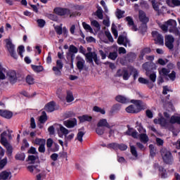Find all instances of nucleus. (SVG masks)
I'll use <instances>...</instances> for the list:
<instances>
[{
  "instance_id": "f257e3e1",
  "label": "nucleus",
  "mask_w": 180,
  "mask_h": 180,
  "mask_svg": "<svg viewBox=\"0 0 180 180\" xmlns=\"http://www.w3.org/2000/svg\"><path fill=\"white\" fill-rule=\"evenodd\" d=\"M153 122L155 124H160L162 127H168L169 123L172 124H175V123L180 124V117L172 115L169 121L165 120L161 114H159V118H155Z\"/></svg>"
},
{
  "instance_id": "f03ea898",
  "label": "nucleus",
  "mask_w": 180,
  "mask_h": 180,
  "mask_svg": "<svg viewBox=\"0 0 180 180\" xmlns=\"http://www.w3.org/2000/svg\"><path fill=\"white\" fill-rule=\"evenodd\" d=\"M160 28L163 32H169V33H174L176 36H179L180 37V32L176 28V21L174 20H169L163 25H160Z\"/></svg>"
},
{
  "instance_id": "7ed1b4c3",
  "label": "nucleus",
  "mask_w": 180,
  "mask_h": 180,
  "mask_svg": "<svg viewBox=\"0 0 180 180\" xmlns=\"http://www.w3.org/2000/svg\"><path fill=\"white\" fill-rule=\"evenodd\" d=\"M58 134L59 137L63 138L65 136V141H71L72 139H74L75 134L71 133L70 134V131L67 129V128L64 127L63 125H59V130L58 131Z\"/></svg>"
},
{
  "instance_id": "20e7f679",
  "label": "nucleus",
  "mask_w": 180,
  "mask_h": 180,
  "mask_svg": "<svg viewBox=\"0 0 180 180\" xmlns=\"http://www.w3.org/2000/svg\"><path fill=\"white\" fill-rule=\"evenodd\" d=\"M162 158L166 164H172L174 162V158L172 154L167 148H163L160 150Z\"/></svg>"
},
{
  "instance_id": "39448f33",
  "label": "nucleus",
  "mask_w": 180,
  "mask_h": 180,
  "mask_svg": "<svg viewBox=\"0 0 180 180\" xmlns=\"http://www.w3.org/2000/svg\"><path fill=\"white\" fill-rule=\"evenodd\" d=\"M85 57L87 60V63H93L94 61L97 65L101 64L100 60L98 58V55L95 52H90L85 55Z\"/></svg>"
},
{
  "instance_id": "423d86ee",
  "label": "nucleus",
  "mask_w": 180,
  "mask_h": 180,
  "mask_svg": "<svg viewBox=\"0 0 180 180\" xmlns=\"http://www.w3.org/2000/svg\"><path fill=\"white\" fill-rule=\"evenodd\" d=\"M152 36L156 44H159L160 46H164V37H162L161 34L158 33V32L157 31H153Z\"/></svg>"
},
{
  "instance_id": "0eeeda50",
  "label": "nucleus",
  "mask_w": 180,
  "mask_h": 180,
  "mask_svg": "<svg viewBox=\"0 0 180 180\" xmlns=\"http://www.w3.org/2000/svg\"><path fill=\"white\" fill-rule=\"evenodd\" d=\"M6 47L11 57H13V58H15V59L18 58V55H16V52H15V45L12 44V41L10 39H6Z\"/></svg>"
},
{
  "instance_id": "6e6552de",
  "label": "nucleus",
  "mask_w": 180,
  "mask_h": 180,
  "mask_svg": "<svg viewBox=\"0 0 180 180\" xmlns=\"http://www.w3.org/2000/svg\"><path fill=\"white\" fill-rule=\"evenodd\" d=\"M54 13L59 16H65L70 15V10L68 8H63L61 7H56L53 9Z\"/></svg>"
},
{
  "instance_id": "1a4fd4ad",
  "label": "nucleus",
  "mask_w": 180,
  "mask_h": 180,
  "mask_svg": "<svg viewBox=\"0 0 180 180\" xmlns=\"http://www.w3.org/2000/svg\"><path fill=\"white\" fill-rule=\"evenodd\" d=\"M165 46L169 49V50H172L174 49V41H175V39L172 35H166L165 37Z\"/></svg>"
},
{
  "instance_id": "9d476101",
  "label": "nucleus",
  "mask_w": 180,
  "mask_h": 180,
  "mask_svg": "<svg viewBox=\"0 0 180 180\" xmlns=\"http://www.w3.org/2000/svg\"><path fill=\"white\" fill-rule=\"evenodd\" d=\"M131 103L134 104L136 113L143 110V102L139 100H131Z\"/></svg>"
},
{
  "instance_id": "9b49d317",
  "label": "nucleus",
  "mask_w": 180,
  "mask_h": 180,
  "mask_svg": "<svg viewBox=\"0 0 180 180\" xmlns=\"http://www.w3.org/2000/svg\"><path fill=\"white\" fill-rule=\"evenodd\" d=\"M97 126L100 127H107V129H112L115 126V123L109 124L106 119H101L98 121Z\"/></svg>"
},
{
  "instance_id": "f8f14e48",
  "label": "nucleus",
  "mask_w": 180,
  "mask_h": 180,
  "mask_svg": "<svg viewBox=\"0 0 180 180\" xmlns=\"http://www.w3.org/2000/svg\"><path fill=\"white\" fill-rule=\"evenodd\" d=\"M117 43L118 44H123L124 47H130V41L127 37L123 36V35H120L117 39Z\"/></svg>"
},
{
  "instance_id": "ddd939ff",
  "label": "nucleus",
  "mask_w": 180,
  "mask_h": 180,
  "mask_svg": "<svg viewBox=\"0 0 180 180\" xmlns=\"http://www.w3.org/2000/svg\"><path fill=\"white\" fill-rule=\"evenodd\" d=\"M77 119L73 118L72 120L64 121L63 124L65 127H68V129H72V127H75V126H77Z\"/></svg>"
},
{
  "instance_id": "4468645a",
  "label": "nucleus",
  "mask_w": 180,
  "mask_h": 180,
  "mask_svg": "<svg viewBox=\"0 0 180 180\" xmlns=\"http://www.w3.org/2000/svg\"><path fill=\"white\" fill-rule=\"evenodd\" d=\"M12 178V172L11 171L5 170L0 173V179L9 180Z\"/></svg>"
},
{
  "instance_id": "2eb2a0df",
  "label": "nucleus",
  "mask_w": 180,
  "mask_h": 180,
  "mask_svg": "<svg viewBox=\"0 0 180 180\" xmlns=\"http://www.w3.org/2000/svg\"><path fill=\"white\" fill-rule=\"evenodd\" d=\"M0 116L5 119H11L12 116H13V113L11 111L0 110Z\"/></svg>"
},
{
  "instance_id": "dca6fc26",
  "label": "nucleus",
  "mask_w": 180,
  "mask_h": 180,
  "mask_svg": "<svg viewBox=\"0 0 180 180\" xmlns=\"http://www.w3.org/2000/svg\"><path fill=\"white\" fill-rule=\"evenodd\" d=\"M55 107L56 103L51 101L45 105V110H46V112H54V110H56Z\"/></svg>"
},
{
  "instance_id": "f3484780",
  "label": "nucleus",
  "mask_w": 180,
  "mask_h": 180,
  "mask_svg": "<svg viewBox=\"0 0 180 180\" xmlns=\"http://www.w3.org/2000/svg\"><path fill=\"white\" fill-rule=\"evenodd\" d=\"M8 77L9 79V81L11 82V84H15L16 82V72L15 71H11L8 73Z\"/></svg>"
},
{
  "instance_id": "a211bd4d",
  "label": "nucleus",
  "mask_w": 180,
  "mask_h": 180,
  "mask_svg": "<svg viewBox=\"0 0 180 180\" xmlns=\"http://www.w3.org/2000/svg\"><path fill=\"white\" fill-rule=\"evenodd\" d=\"M127 22H128L129 26L131 27V30H134V32H136L137 30V27L134 25V22L133 21V18L130 16H128L125 18Z\"/></svg>"
},
{
  "instance_id": "6ab92c4d",
  "label": "nucleus",
  "mask_w": 180,
  "mask_h": 180,
  "mask_svg": "<svg viewBox=\"0 0 180 180\" xmlns=\"http://www.w3.org/2000/svg\"><path fill=\"white\" fill-rule=\"evenodd\" d=\"M139 20H141L142 23L148 22V18L146 16V13L143 11H139Z\"/></svg>"
},
{
  "instance_id": "aec40b11",
  "label": "nucleus",
  "mask_w": 180,
  "mask_h": 180,
  "mask_svg": "<svg viewBox=\"0 0 180 180\" xmlns=\"http://www.w3.org/2000/svg\"><path fill=\"white\" fill-rule=\"evenodd\" d=\"M166 3L169 6H171L172 8H174V6H180L179 0H167Z\"/></svg>"
},
{
  "instance_id": "412c9836",
  "label": "nucleus",
  "mask_w": 180,
  "mask_h": 180,
  "mask_svg": "<svg viewBox=\"0 0 180 180\" xmlns=\"http://www.w3.org/2000/svg\"><path fill=\"white\" fill-rule=\"evenodd\" d=\"M127 136H131L134 139H137V131L133 128H129L128 130L125 132Z\"/></svg>"
},
{
  "instance_id": "4be33fe9",
  "label": "nucleus",
  "mask_w": 180,
  "mask_h": 180,
  "mask_svg": "<svg viewBox=\"0 0 180 180\" xmlns=\"http://www.w3.org/2000/svg\"><path fill=\"white\" fill-rule=\"evenodd\" d=\"M115 99L117 102H120V103H129V102H130L129 98L123 96H117Z\"/></svg>"
},
{
  "instance_id": "5701e85b",
  "label": "nucleus",
  "mask_w": 180,
  "mask_h": 180,
  "mask_svg": "<svg viewBox=\"0 0 180 180\" xmlns=\"http://www.w3.org/2000/svg\"><path fill=\"white\" fill-rule=\"evenodd\" d=\"M138 139L140 140V141H141V143H143V144L148 143V136H147L146 134H139Z\"/></svg>"
},
{
  "instance_id": "b1692460",
  "label": "nucleus",
  "mask_w": 180,
  "mask_h": 180,
  "mask_svg": "<svg viewBox=\"0 0 180 180\" xmlns=\"http://www.w3.org/2000/svg\"><path fill=\"white\" fill-rule=\"evenodd\" d=\"M78 118L81 123H84L85 122H91L92 120V117L86 115L78 117Z\"/></svg>"
},
{
  "instance_id": "393cba45",
  "label": "nucleus",
  "mask_w": 180,
  "mask_h": 180,
  "mask_svg": "<svg viewBox=\"0 0 180 180\" xmlns=\"http://www.w3.org/2000/svg\"><path fill=\"white\" fill-rule=\"evenodd\" d=\"M85 65V60L82 58L77 57V67L78 70H82Z\"/></svg>"
},
{
  "instance_id": "a878e982",
  "label": "nucleus",
  "mask_w": 180,
  "mask_h": 180,
  "mask_svg": "<svg viewBox=\"0 0 180 180\" xmlns=\"http://www.w3.org/2000/svg\"><path fill=\"white\" fill-rule=\"evenodd\" d=\"M152 6L155 12H158L160 14V3L157 2L155 0L151 1Z\"/></svg>"
},
{
  "instance_id": "bb28decb",
  "label": "nucleus",
  "mask_w": 180,
  "mask_h": 180,
  "mask_svg": "<svg viewBox=\"0 0 180 180\" xmlns=\"http://www.w3.org/2000/svg\"><path fill=\"white\" fill-rule=\"evenodd\" d=\"M15 160L18 161H25V158H26V155L24 153L19 152L15 156Z\"/></svg>"
},
{
  "instance_id": "cd10ccee",
  "label": "nucleus",
  "mask_w": 180,
  "mask_h": 180,
  "mask_svg": "<svg viewBox=\"0 0 180 180\" xmlns=\"http://www.w3.org/2000/svg\"><path fill=\"white\" fill-rule=\"evenodd\" d=\"M34 144L37 146H46V139L37 138L34 141Z\"/></svg>"
},
{
  "instance_id": "c85d7f7f",
  "label": "nucleus",
  "mask_w": 180,
  "mask_h": 180,
  "mask_svg": "<svg viewBox=\"0 0 180 180\" xmlns=\"http://www.w3.org/2000/svg\"><path fill=\"white\" fill-rule=\"evenodd\" d=\"M159 74L161 77H167L169 74V70L163 68L162 69H158Z\"/></svg>"
},
{
  "instance_id": "c756f323",
  "label": "nucleus",
  "mask_w": 180,
  "mask_h": 180,
  "mask_svg": "<svg viewBox=\"0 0 180 180\" xmlns=\"http://www.w3.org/2000/svg\"><path fill=\"white\" fill-rule=\"evenodd\" d=\"M27 169L28 171H30V172H34V174H37V172H40V168L34 165L28 166Z\"/></svg>"
},
{
  "instance_id": "7c9ffc66",
  "label": "nucleus",
  "mask_w": 180,
  "mask_h": 180,
  "mask_svg": "<svg viewBox=\"0 0 180 180\" xmlns=\"http://www.w3.org/2000/svg\"><path fill=\"white\" fill-rule=\"evenodd\" d=\"M84 136H85V132H84L82 131H79L77 134V137H76L75 140H77L80 143H82V141H84L82 139L84 137Z\"/></svg>"
},
{
  "instance_id": "2f4dec72",
  "label": "nucleus",
  "mask_w": 180,
  "mask_h": 180,
  "mask_svg": "<svg viewBox=\"0 0 180 180\" xmlns=\"http://www.w3.org/2000/svg\"><path fill=\"white\" fill-rule=\"evenodd\" d=\"M96 16L98 18V19H103V10H102L101 7H98L97 11H96Z\"/></svg>"
},
{
  "instance_id": "473e14b6",
  "label": "nucleus",
  "mask_w": 180,
  "mask_h": 180,
  "mask_svg": "<svg viewBox=\"0 0 180 180\" xmlns=\"http://www.w3.org/2000/svg\"><path fill=\"white\" fill-rule=\"evenodd\" d=\"M32 68L34 71H35V72H41V71L44 70V68L41 65H32Z\"/></svg>"
},
{
  "instance_id": "72a5a7b5",
  "label": "nucleus",
  "mask_w": 180,
  "mask_h": 180,
  "mask_svg": "<svg viewBox=\"0 0 180 180\" xmlns=\"http://www.w3.org/2000/svg\"><path fill=\"white\" fill-rule=\"evenodd\" d=\"M40 123H46L47 122V114L46 112H42V115L39 117Z\"/></svg>"
},
{
  "instance_id": "f704fd0d",
  "label": "nucleus",
  "mask_w": 180,
  "mask_h": 180,
  "mask_svg": "<svg viewBox=\"0 0 180 180\" xmlns=\"http://www.w3.org/2000/svg\"><path fill=\"white\" fill-rule=\"evenodd\" d=\"M105 147H107V148H110L112 150H119V144L116 143H109L107 146H105Z\"/></svg>"
},
{
  "instance_id": "c9c22d12",
  "label": "nucleus",
  "mask_w": 180,
  "mask_h": 180,
  "mask_svg": "<svg viewBox=\"0 0 180 180\" xmlns=\"http://www.w3.org/2000/svg\"><path fill=\"white\" fill-rule=\"evenodd\" d=\"M66 101L68 103L74 101V96L72 95V93L71 91L67 92Z\"/></svg>"
},
{
  "instance_id": "e433bc0d",
  "label": "nucleus",
  "mask_w": 180,
  "mask_h": 180,
  "mask_svg": "<svg viewBox=\"0 0 180 180\" xmlns=\"http://www.w3.org/2000/svg\"><path fill=\"white\" fill-rule=\"evenodd\" d=\"M36 160H39V156H37V155L28 156V161L30 164H34Z\"/></svg>"
},
{
  "instance_id": "4c0bfd02",
  "label": "nucleus",
  "mask_w": 180,
  "mask_h": 180,
  "mask_svg": "<svg viewBox=\"0 0 180 180\" xmlns=\"http://www.w3.org/2000/svg\"><path fill=\"white\" fill-rule=\"evenodd\" d=\"M26 82L29 84V85H33L34 84V78L32 75H27L26 77Z\"/></svg>"
},
{
  "instance_id": "58836bf2",
  "label": "nucleus",
  "mask_w": 180,
  "mask_h": 180,
  "mask_svg": "<svg viewBox=\"0 0 180 180\" xmlns=\"http://www.w3.org/2000/svg\"><path fill=\"white\" fill-rule=\"evenodd\" d=\"M82 26L85 30L89 32L90 33H94V30L91 27V25L86 24V22H82Z\"/></svg>"
},
{
  "instance_id": "ea45409f",
  "label": "nucleus",
  "mask_w": 180,
  "mask_h": 180,
  "mask_svg": "<svg viewBox=\"0 0 180 180\" xmlns=\"http://www.w3.org/2000/svg\"><path fill=\"white\" fill-rule=\"evenodd\" d=\"M91 26H94L97 30H101V25L96 20H92L91 21Z\"/></svg>"
},
{
  "instance_id": "a19ab883",
  "label": "nucleus",
  "mask_w": 180,
  "mask_h": 180,
  "mask_svg": "<svg viewBox=\"0 0 180 180\" xmlns=\"http://www.w3.org/2000/svg\"><path fill=\"white\" fill-rule=\"evenodd\" d=\"M6 136H7L6 131H4L1 134V144H4V143L8 142V140H6Z\"/></svg>"
},
{
  "instance_id": "79ce46f5",
  "label": "nucleus",
  "mask_w": 180,
  "mask_h": 180,
  "mask_svg": "<svg viewBox=\"0 0 180 180\" xmlns=\"http://www.w3.org/2000/svg\"><path fill=\"white\" fill-rule=\"evenodd\" d=\"M96 133H97L98 136H102V134L105 133V128L97 126V128L96 129Z\"/></svg>"
},
{
  "instance_id": "37998d69",
  "label": "nucleus",
  "mask_w": 180,
  "mask_h": 180,
  "mask_svg": "<svg viewBox=\"0 0 180 180\" xmlns=\"http://www.w3.org/2000/svg\"><path fill=\"white\" fill-rule=\"evenodd\" d=\"M115 15H116L117 19H122V18H123V16L124 15V11L117 9L115 13Z\"/></svg>"
},
{
  "instance_id": "c03bdc74",
  "label": "nucleus",
  "mask_w": 180,
  "mask_h": 180,
  "mask_svg": "<svg viewBox=\"0 0 180 180\" xmlns=\"http://www.w3.org/2000/svg\"><path fill=\"white\" fill-rule=\"evenodd\" d=\"M127 113H136L134 105H131L126 108Z\"/></svg>"
},
{
  "instance_id": "a18cd8bd",
  "label": "nucleus",
  "mask_w": 180,
  "mask_h": 180,
  "mask_svg": "<svg viewBox=\"0 0 180 180\" xmlns=\"http://www.w3.org/2000/svg\"><path fill=\"white\" fill-rule=\"evenodd\" d=\"M69 51L73 54H77V53H78V49L74 45H70L69 47Z\"/></svg>"
},
{
  "instance_id": "49530a36",
  "label": "nucleus",
  "mask_w": 180,
  "mask_h": 180,
  "mask_svg": "<svg viewBox=\"0 0 180 180\" xmlns=\"http://www.w3.org/2000/svg\"><path fill=\"white\" fill-rule=\"evenodd\" d=\"M130 148L132 155L135 157V158H137L139 155L137 154V150L136 149V147L134 146H131Z\"/></svg>"
},
{
  "instance_id": "de8ad7c7",
  "label": "nucleus",
  "mask_w": 180,
  "mask_h": 180,
  "mask_svg": "<svg viewBox=\"0 0 180 180\" xmlns=\"http://www.w3.org/2000/svg\"><path fill=\"white\" fill-rule=\"evenodd\" d=\"M122 75L123 76V79H124L125 81H127V79L130 78V74H129V72H127V70H123L122 72Z\"/></svg>"
},
{
  "instance_id": "09e8293b",
  "label": "nucleus",
  "mask_w": 180,
  "mask_h": 180,
  "mask_svg": "<svg viewBox=\"0 0 180 180\" xmlns=\"http://www.w3.org/2000/svg\"><path fill=\"white\" fill-rule=\"evenodd\" d=\"M167 77L169 79H170V81H174L176 78V72H175V71H172L170 74L167 75Z\"/></svg>"
},
{
  "instance_id": "8fccbe9b",
  "label": "nucleus",
  "mask_w": 180,
  "mask_h": 180,
  "mask_svg": "<svg viewBox=\"0 0 180 180\" xmlns=\"http://www.w3.org/2000/svg\"><path fill=\"white\" fill-rule=\"evenodd\" d=\"M160 175L162 178H167V170L164 169V168L161 167L159 169Z\"/></svg>"
},
{
  "instance_id": "3c124183",
  "label": "nucleus",
  "mask_w": 180,
  "mask_h": 180,
  "mask_svg": "<svg viewBox=\"0 0 180 180\" xmlns=\"http://www.w3.org/2000/svg\"><path fill=\"white\" fill-rule=\"evenodd\" d=\"M3 146H4L8 151V153H9V154H11L12 153V146H11V144H9V143L6 142L4 143H2Z\"/></svg>"
},
{
  "instance_id": "603ef678",
  "label": "nucleus",
  "mask_w": 180,
  "mask_h": 180,
  "mask_svg": "<svg viewBox=\"0 0 180 180\" xmlns=\"http://www.w3.org/2000/svg\"><path fill=\"white\" fill-rule=\"evenodd\" d=\"M93 110H94V112H98L99 113H101V115H105V113L104 109H102L98 106H94Z\"/></svg>"
},
{
  "instance_id": "864d4df0",
  "label": "nucleus",
  "mask_w": 180,
  "mask_h": 180,
  "mask_svg": "<svg viewBox=\"0 0 180 180\" xmlns=\"http://www.w3.org/2000/svg\"><path fill=\"white\" fill-rule=\"evenodd\" d=\"M8 164V159L5 158L0 161V169H3L4 167Z\"/></svg>"
},
{
  "instance_id": "5fc2aeb1",
  "label": "nucleus",
  "mask_w": 180,
  "mask_h": 180,
  "mask_svg": "<svg viewBox=\"0 0 180 180\" xmlns=\"http://www.w3.org/2000/svg\"><path fill=\"white\" fill-rule=\"evenodd\" d=\"M111 30H112V33L115 36V39H117V36H118L117 30H116V27L115 26V24L112 25Z\"/></svg>"
},
{
  "instance_id": "6e6d98bb",
  "label": "nucleus",
  "mask_w": 180,
  "mask_h": 180,
  "mask_svg": "<svg viewBox=\"0 0 180 180\" xmlns=\"http://www.w3.org/2000/svg\"><path fill=\"white\" fill-rule=\"evenodd\" d=\"M53 71L55 74V75H57L58 77H59L60 75H61V69L56 68V67H53Z\"/></svg>"
},
{
  "instance_id": "4d7b16f0",
  "label": "nucleus",
  "mask_w": 180,
  "mask_h": 180,
  "mask_svg": "<svg viewBox=\"0 0 180 180\" xmlns=\"http://www.w3.org/2000/svg\"><path fill=\"white\" fill-rule=\"evenodd\" d=\"M149 149L150 151V155L152 157H154L155 155V148L154 147V145H153V144L150 145Z\"/></svg>"
},
{
  "instance_id": "13d9d810",
  "label": "nucleus",
  "mask_w": 180,
  "mask_h": 180,
  "mask_svg": "<svg viewBox=\"0 0 180 180\" xmlns=\"http://www.w3.org/2000/svg\"><path fill=\"white\" fill-rule=\"evenodd\" d=\"M105 34L106 37H108L109 41H110L111 43H113V37H112L110 32L105 31Z\"/></svg>"
},
{
  "instance_id": "bf43d9fd",
  "label": "nucleus",
  "mask_w": 180,
  "mask_h": 180,
  "mask_svg": "<svg viewBox=\"0 0 180 180\" xmlns=\"http://www.w3.org/2000/svg\"><path fill=\"white\" fill-rule=\"evenodd\" d=\"M24 53H25V46H20L18 47V54L20 56V57L23 58Z\"/></svg>"
},
{
  "instance_id": "052dcab7",
  "label": "nucleus",
  "mask_w": 180,
  "mask_h": 180,
  "mask_svg": "<svg viewBox=\"0 0 180 180\" xmlns=\"http://www.w3.org/2000/svg\"><path fill=\"white\" fill-rule=\"evenodd\" d=\"M148 53H151V49H150V48L144 49L141 52V58L144 57V54H148Z\"/></svg>"
},
{
  "instance_id": "680f3d73",
  "label": "nucleus",
  "mask_w": 180,
  "mask_h": 180,
  "mask_svg": "<svg viewBox=\"0 0 180 180\" xmlns=\"http://www.w3.org/2000/svg\"><path fill=\"white\" fill-rule=\"evenodd\" d=\"M37 23L39 27H44V25H46V21L43 19H39L37 20Z\"/></svg>"
},
{
  "instance_id": "e2e57ef3",
  "label": "nucleus",
  "mask_w": 180,
  "mask_h": 180,
  "mask_svg": "<svg viewBox=\"0 0 180 180\" xmlns=\"http://www.w3.org/2000/svg\"><path fill=\"white\" fill-rule=\"evenodd\" d=\"M108 58H110V60H116V58H117V53H116V52L110 53Z\"/></svg>"
},
{
  "instance_id": "0e129e2a",
  "label": "nucleus",
  "mask_w": 180,
  "mask_h": 180,
  "mask_svg": "<svg viewBox=\"0 0 180 180\" xmlns=\"http://www.w3.org/2000/svg\"><path fill=\"white\" fill-rule=\"evenodd\" d=\"M55 30L58 34H63V27L61 26L55 27Z\"/></svg>"
},
{
  "instance_id": "69168bd1",
  "label": "nucleus",
  "mask_w": 180,
  "mask_h": 180,
  "mask_svg": "<svg viewBox=\"0 0 180 180\" xmlns=\"http://www.w3.org/2000/svg\"><path fill=\"white\" fill-rule=\"evenodd\" d=\"M28 153H29V154H36V155L38 154L37 149H36V148H34V147H31L30 148V150H28Z\"/></svg>"
},
{
  "instance_id": "338daca9",
  "label": "nucleus",
  "mask_w": 180,
  "mask_h": 180,
  "mask_svg": "<svg viewBox=\"0 0 180 180\" xmlns=\"http://www.w3.org/2000/svg\"><path fill=\"white\" fill-rule=\"evenodd\" d=\"M56 67L57 68H59L60 70H63V61L58 60L56 61Z\"/></svg>"
},
{
  "instance_id": "774afa93",
  "label": "nucleus",
  "mask_w": 180,
  "mask_h": 180,
  "mask_svg": "<svg viewBox=\"0 0 180 180\" xmlns=\"http://www.w3.org/2000/svg\"><path fill=\"white\" fill-rule=\"evenodd\" d=\"M149 78L152 82H155V79H157V75H155V73H152L149 75Z\"/></svg>"
}]
</instances>
